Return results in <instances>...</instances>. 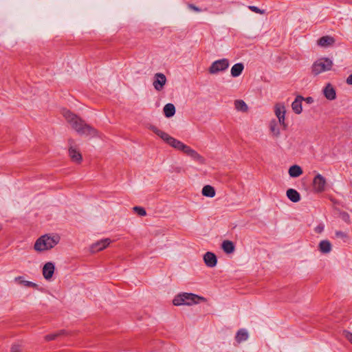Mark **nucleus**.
<instances>
[{
    "instance_id": "1",
    "label": "nucleus",
    "mask_w": 352,
    "mask_h": 352,
    "mask_svg": "<svg viewBox=\"0 0 352 352\" xmlns=\"http://www.w3.org/2000/svg\"><path fill=\"white\" fill-rule=\"evenodd\" d=\"M151 129L156 135L160 137L170 146L177 150L182 151L184 153L186 154L199 163L201 164H205L206 160L204 157L199 154L195 150L191 148L190 146L184 144L181 141L170 136L168 133L158 129L155 126H152Z\"/></svg>"
},
{
    "instance_id": "2",
    "label": "nucleus",
    "mask_w": 352,
    "mask_h": 352,
    "mask_svg": "<svg viewBox=\"0 0 352 352\" xmlns=\"http://www.w3.org/2000/svg\"><path fill=\"white\" fill-rule=\"evenodd\" d=\"M62 114L67 122L69 123L72 129H74L80 135H86L90 137L98 136V131L86 123V122L77 115L73 113L68 109H63Z\"/></svg>"
},
{
    "instance_id": "3",
    "label": "nucleus",
    "mask_w": 352,
    "mask_h": 352,
    "mask_svg": "<svg viewBox=\"0 0 352 352\" xmlns=\"http://www.w3.org/2000/svg\"><path fill=\"white\" fill-rule=\"evenodd\" d=\"M59 241L60 236L58 234L53 236L45 234L36 241L34 248L37 252L48 250L58 244Z\"/></svg>"
},
{
    "instance_id": "4",
    "label": "nucleus",
    "mask_w": 352,
    "mask_h": 352,
    "mask_svg": "<svg viewBox=\"0 0 352 352\" xmlns=\"http://www.w3.org/2000/svg\"><path fill=\"white\" fill-rule=\"evenodd\" d=\"M206 301V299L202 296L192 293H182L175 297L173 303L176 306L182 305H192Z\"/></svg>"
},
{
    "instance_id": "5",
    "label": "nucleus",
    "mask_w": 352,
    "mask_h": 352,
    "mask_svg": "<svg viewBox=\"0 0 352 352\" xmlns=\"http://www.w3.org/2000/svg\"><path fill=\"white\" fill-rule=\"evenodd\" d=\"M67 144L68 155L71 161L77 164H81L82 161V156L76 141L72 138H69Z\"/></svg>"
},
{
    "instance_id": "6",
    "label": "nucleus",
    "mask_w": 352,
    "mask_h": 352,
    "mask_svg": "<svg viewBox=\"0 0 352 352\" xmlns=\"http://www.w3.org/2000/svg\"><path fill=\"white\" fill-rule=\"evenodd\" d=\"M333 66V62L328 58H321L317 60L312 65V73L318 75L324 72L329 71Z\"/></svg>"
},
{
    "instance_id": "7",
    "label": "nucleus",
    "mask_w": 352,
    "mask_h": 352,
    "mask_svg": "<svg viewBox=\"0 0 352 352\" xmlns=\"http://www.w3.org/2000/svg\"><path fill=\"white\" fill-rule=\"evenodd\" d=\"M229 67V61L226 58L220 59L212 63L209 68V72L212 74L225 71Z\"/></svg>"
},
{
    "instance_id": "8",
    "label": "nucleus",
    "mask_w": 352,
    "mask_h": 352,
    "mask_svg": "<svg viewBox=\"0 0 352 352\" xmlns=\"http://www.w3.org/2000/svg\"><path fill=\"white\" fill-rule=\"evenodd\" d=\"M326 179L320 174H317L313 179V190L315 192H322L326 189Z\"/></svg>"
},
{
    "instance_id": "9",
    "label": "nucleus",
    "mask_w": 352,
    "mask_h": 352,
    "mask_svg": "<svg viewBox=\"0 0 352 352\" xmlns=\"http://www.w3.org/2000/svg\"><path fill=\"white\" fill-rule=\"evenodd\" d=\"M285 107L284 104H276L275 105V114L278 118V123L280 126H282L284 130H286L287 128V124L285 123Z\"/></svg>"
},
{
    "instance_id": "10",
    "label": "nucleus",
    "mask_w": 352,
    "mask_h": 352,
    "mask_svg": "<svg viewBox=\"0 0 352 352\" xmlns=\"http://www.w3.org/2000/svg\"><path fill=\"white\" fill-rule=\"evenodd\" d=\"M153 81V87L157 91L163 89L164 85L166 82V78L164 74L162 73H157L155 74Z\"/></svg>"
},
{
    "instance_id": "11",
    "label": "nucleus",
    "mask_w": 352,
    "mask_h": 352,
    "mask_svg": "<svg viewBox=\"0 0 352 352\" xmlns=\"http://www.w3.org/2000/svg\"><path fill=\"white\" fill-rule=\"evenodd\" d=\"M54 270L55 266L53 263H46L43 267V275L44 278L47 280L50 279L54 274Z\"/></svg>"
},
{
    "instance_id": "12",
    "label": "nucleus",
    "mask_w": 352,
    "mask_h": 352,
    "mask_svg": "<svg viewBox=\"0 0 352 352\" xmlns=\"http://www.w3.org/2000/svg\"><path fill=\"white\" fill-rule=\"evenodd\" d=\"M111 243V241L110 239H104L100 241H98L92 245L91 246V250L93 252H98L103 250L107 247L109 245V244Z\"/></svg>"
},
{
    "instance_id": "13",
    "label": "nucleus",
    "mask_w": 352,
    "mask_h": 352,
    "mask_svg": "<svg viewBox=\"0 0 352 352\" xmlns=\"http://www.w3.org/2000/svg\"><path fill=\"white\" fill-rule=\"evenodd\" d=\"M204 261L205 264L209 267H214L217 263L216 255L210 252H208L204 254Z\"/></svg>"
},
{
    "instance_id": "14",
    "label": "nucleus",
    "mask_w": 352,
    "mask_h": 352,
    "mask_svg": "<svg viewBox=\"0 0 352 352\" xmlns=\"http://www.w3.org/2000/svg\"><path fill=\"white\" fill-rule=\"evenodd\" d=\"M323 94L324 97L329 100H333L336 98V92L334 87L331 83L327 84L323 89Z\"/></svg>"
},
{
    "instance_id": "15",
    "label": "nucleus",
    "mask_w": 352,
    "mask_h": 352,
    "mask_svg": "<svg viewBox=\"0 0 352 352\" xmlns=\"http://www.w3.org/2000/svg\"><path fill=\"white\" fill-rule=\"evenodd\" d=\"M317 43L321 47H327L334 44L335 39L331 36H324L319 38Z\"/></svg>"
},
{
    "instance_id": "16",
    "label": "nucleus",
    "mask_w": 352,
    "mask_h": 352,
    "mask_svg": "<svg viewBox=\"0 0 352 352\" xmlns=\"http://www.w3.org/2000/svg\"><path fill=\"white\" fill-rule=\"evenodd\" d=\"M304 98L302 96H297L295 100L292 104L293 111L297 114L301 113L302 111V102Z\"/></svg>"
},
{
    "instance_id": "17",
    "label": "nucleus",
    "mask_w": 352,
    "mask_h": 352,
    "mask_svg": "<svg viewBox=\"0 0 352 352\" xmlns=\"http://www.w3.org/2000/svg\"><path fill=\"white\" fill-rule=\"evenodd\" d=\"M286 194L288 199L292 202L296 203L299 201L300 199V195L299 192L293 188L288 189Z\"/></svg>"
},
{
    "instance_id": "18",
    "label": "nucleus",
    "mask_w": 352,
    "mask_h": 352,
    "mask_svg": "<svg viewBox=\"0 0 352 352\" xmlns=\"http://www.w3.org/2000/svg\"><path fill=\"white\" fill-rule=\"evenodd\" d=\"M278 124V121H276V120H272L270 123V129L273 135L276 138H278L280 134Z\"/></svg>"
},
{
    "instance_id": "19",
    "label": "nucleus",
    "mask_w": 352,
    "mask_h": 352,
    "mask_svg": "<svg viewBox=\"0 0 352 352\" xmlns=\"http://www.w3.org/2000/svg\"><path fill=\"white\" fill-rule=\"evenodd\" d=\"M319 250L322 253H329L331 250V243L327 240L321 241L319 243Z\"/></svg>"
},
{
    "instance_id": "20",
    "label": "nucleus",
    "mask_w": 352,
    "mask_h": 352,
    "mask_svg": "<svg viewBox=\"0 0 352 352\" xmlns=\"http://www.w3.org/2000/svg\"><path fill=\"white\" fill-rule=\"evenodd\" d=\"M223 250L227 254H231L234 251V243L228 240L223 241L221 245Z\"/></svg>"
},
{
    "instance_id": "21",
    "label": "nucleus",
    "mask_w": 352,
    "mask_h": 352,
    "mask_svg": "<svg viewBox=\"0 0 352 352\" xmlns=\"http://www.w3.org/2000/svg\"><path fill=\"white\" fill-rule=\"evenodd\" d=\"M289 174L292 177H298L302 174V170L298 165H293L289 169Z\"/></svg>"
},
{
    "instance_id": "22",
    "label": "nucleus",
    "mask_w": 352,
    "mask_h": 352,
    "mask_svg": "<svg viewBox=\"0 0 352 352\" xmlns=\"http://www.w3.org/2000/svg\"><path fill=\"white\" fill-rule=\"evenodd\" d=\"M244 66L242 63H236L234 65L231 69V75L233 77H237L241 75Z\"/></svg>"
},
{
    "instance_id": "23",
    "label": "nucleus",
    "mask_w": 352,
    "mask_h": 352,
    "mask_svg": "<svg viewBox=\"0 0 352 352\" xmlns=\"http://www.w3.org/2000/svg\"><path fill=\"white\" fill-rule=\"evenodd\" d=\"M164 113L166 117L170 118L175 113V107L171 103L166 104L164 107Z\"/></svg>"
},
{
    "instance_id": "24",
    "label": "nucleus",
    "mask_w": 352,
    "mask_h": 352,
    "mask_svg": "<svg viewBox=\"0 0 352 352\" xmlns=\"http://www.w3.org/2000/svg\"><path fill=\"white\" fill-rule=\"evenodd\" d=\"M202 195L208 197H214L215 196V190L212 186L206 185L202 188Z\"/></svg>"
},
{
    "instance_id": "25",
    "label": "nucleus",
    "mask_w": 352,
    "mask_h": 352,
    "mask_svg": "<svg viewBox=\"0 0 352 352\" xmlns=\"http://www.w3.org/2000/svg\"><path fill=\"white\" fill-rule=\"evenodd\" d=\"M248 333L243 329L239 330L237 331L236 337H235L236 342L239 343L246 340L248 339Z\"/></svg>"
},
{
    "instance_id": "26",
    "label": "nucleus",
    "mask_w": 352,
    "mask_h": 352,
    "mask_svg": "<svg viewBox=\"0 0 352 352\" xmlns=\"http://www.w3.org/2000/svg\"><path fill=\"white\" fill-rule=\"evenodd\" d=\"M234 106L236 109L238 111H241L243 112H246L248 111V106L245 102L242 100H237L234 102Z\"/></svg>"
},
{
    "instance_id": "27",
    "label": "nucleus",
    "mask_w": 352,
    "mask_h": 352,
    "mask_svg": "<svg viewBox=\"0 0 352 352\" xmlns=\"http://www.w3.org/2000/svg\"><path fill=\"white\" fill-rule=\"evenodd\" d=\"M65 333H66V331L65 330H60L56 333L46 335L45 336V340L47 341V342L52 341V340L56 339L58 336L65 335Z\"/></svg>"
},
{
    "instance_id": "28",
    "label": "nucleus",
    "mask_w": 352,
    "mask_h": 352,
    "mask_svg": "<svg viewBox=\"0 0 352 352\" xmlns=\"http://www.w3.org/2000/svg\"><path fill=\"white\" fill-rule=\"evenodd\" d=\"M133 210L140 216L144 217L146 214L145 209L142 207L135 206Z\"/></svg>"
},
{
    "instance_id": "29",
    "label": "nucleus",
    "mask_w": 352,
    "mask_h": 352,
    "mask_svg": "<svg viewBox=\"0 0 352 352\" xmlns=\"http://www.w3.org/2000/svg\"><path fill=\"white\" fill-rule=\"evenodd\" d=\"M248 8L251 11H252V12H255L256 14H264L265 13V11L264 10H261V9H260L259 8H258V7H256L255 6H249Z\"/></svg>"
},
{
    "instance_id": "30",
    "label": "nucleus",
    "mask_w": 352,
    "mask_h": 352,
    "mask_svg": "<svg viewBox=\"0 0 352 352\" xmlns=\"http://www.w3.org/2000/svg\"><path fill=\"white\" fill-rule=\"evenodd\" d=\"M336 236L338 238H340V239H343L344 241H346V240L348 239L347 234L344 232H342V231H336Z\"/></svg>"
},
{
    "instance_id": "31",
    "label": "nucleus",
    "mask_w": 352,
    "mask_h": 352,
    "mask_svg": "<svg viewBox=\"0 0 352 352\" xmlns=\"http://www.w3.org/2000/svg\"><path fill=\"white\" fill-rule=\"evenodd\" d=\"M20 283L23 284L26 287H30L34 288L37 287V285L36 283L28 280H21Z\"/></svg>"
},
{
    "instance_id": "32",
    "label": "nucleus",
    "mask_w": 352,
    "mask_h": 352,
    "mask_svg": "<svg viewBox=\"0 0 352 352\" xmlns=\"http://www.w3.org/2000/svg\"><path fill=\"white\" fill-rule=\"evenodd\" d=\"M343 335L352 344V333L344 330L343 331Z\"/></svg>"
},
{
    "instance_id": "33",
    "label": "nucleus",
    "mask_w": 352,
    "mask_h": 352,
    "mask_svg": "<svg viewBox=\"0 0 352 352\" xmlns=\"http://www.w3.org/2000/svg\"><path fill=\"white\" fill-rule=\"evenodd\" d=\"M10 352H21V347L19 344H13L10 348Z\"/></svg>"
},
{
    "instance_id": "34",
    "label": "nucleus",
    "mask_w": 352,
    "mask_h": 352,
    "mask_svg": "<svg viewBox=\"0 0 352 352\" xmlns=\"http://www.w3.org/2000/svg\"><path fill=\"white\" fill-rule=\"evenodd\" d=\"M323 230H324V226L322 224H320L315 228V231L316 233L320 234V233L322 232Z\"/></svg>"
},
{
    "instance_id": "35",
    "label": "nucleus",
    "mask_w": 352,
    "mask_h": 352,
    "mask_svg": "<svg viewBox=\"0 0 352 352\" xmlns=\"http://www.w3.org/2000/svg\"><path fill=\"white\" fill-rule=\"evenodd\" d=\"M188 7L192 10H194L195 12H200L201 10L197 7L196 6H195L194 4H188Z\"/></svg>"
},
{
    "instance_id": "36",
    "label": "nucleus",
    "mask_w": 352,
    "mask_h": 352,
    "mask_svg": "<svg viewBox=\"0 0 352 352\" xmlns=\"http://www.w3.org/2000/svg\"><path fill=\"white\" fill-rule=\"evenodd\" d=\"M307 103L311 104L314 102V99L311 97L304 98V100Z\"/></svg>"
},
{
    "instance_id": "37",
    "label": "nucleus",
    "mask_w": 352,
    "mask_h": 352,
    "mask_svg": "<svg viewBox=\"0 0 352 352\" xmlns=\"http://www.w3.org/2000/svg\"><path fill=\"white\" fill-rule=\"evenodd\" d=\"M346 83L349 85H352V74L349 75L346 78Z\"/></svg>"
},
{
    "instance_id": "38",
    "label": "nucleus",
    "mask_w": 352,
    "mask_h": 352,
    "mask_svg": "<svg viewBox=\"0 0 352 352\" xmlns=\"http://www.w3.org/2000/svg\"><path fill=\"white\" fill-rule=\"evenodd\" d=\"M21 278V276L16 277V278H15V280H16H16H19Z\"/></svg>"
},
{
    "instance_id": "39",
    "label": "nucleus",
    "mask_w": 352,
    "mask_h": 352,
    "mask_svg": "<svg viewBox=\"0 0 352 352\" xmlns=\"http://www.w3.org/2000/svg\"><path fill=\"white\" fill-rule=\"evenodd\" d=\"M176 171H177V172H179V168H177V169H176Z\"/></svg>"
}]
</instances>
